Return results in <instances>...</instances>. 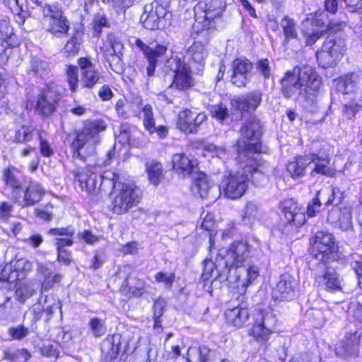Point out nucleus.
Instances as JSON below:
<instances>
[{
    "instance_id": "obj_1",
    "label": "nucleus",
    "mask_w": 362,
    "mask_h": 362,
    "mask_svg": "<svg viewBox=\"0 0 362 362\" xmlns=\"http://www.w3.org/2000/svg\"><path fill=\"white\" fill-rule=\"evenodd\" d=\"M282 93L286 98L309 100L314 95V88L318 84L317 75L310 66H296L288 71L281 79Z\"/></svg>"
},
{
    "instance_id": "obj_2",
    "label": "nucleus",
    "mask_w": 362,
    "mask_h": 362,
    "mask_svg": "<svg viewBox=\"0 0 362 362\" xmlns=\"http://www.w3.org/2000/svg\"><path fill=\"white\" fill-rule=\"evenodd\" d=\"M105 129L106 124L102 119L86 122L83 127L76 132L72 142L73 158L86 162L93 158L96 152V146L100 142V134Z\"/></svg>"
},
{
    "instance_id": "obj_3",
    "label": "nucleus",
    "mask_w": 362,
    "mask_h": 362,
    "mask_svg": "<svg viewBox=\"0 0 362 362\" xmlns=\"http://www.w3.org/2000/svg\"><path fill=\"white\" fill-rule=\"evenodd\" d=\"M240 136L237 141V151L239 158L242 156L257 155L264 152L260 138L262 136V124L255 117L247 119L240 129Z\"/></svg>"
},
{
    "instance_id": "obj_4",
    "label": "nucleus",
    "mask_w": 362,
    "mask_h": 362,
    "mask_svg": "<svg viewBox=\"0 0 362 362\" xmlns=\"http://www.w3.org/2000/svg\"><path fill=\"white\" fill-rule=\"evenodd\" d=\"M286 168L293 178L303 176L307 170H310L311 175L332 174L329 157L320 156L315 153L296 157L288 162Z\"/></svg>"
},
{
    "instance_id": "obj_5",
    "label": "nucleus",
    "mask_w": 362,
    "mask_h": 362,
    "mask_svg": "<svg viewBox=\"0 0 362 362\" xmlns=\"http://www.w3.org/2000/svg\"><path fill=\"white\" fill-rule=\"evenodd\" d=\"M172 20L171 13L158 0L146 4L141 16L144 27L150 30L165 29L171 25Z\"/></svg>"
},
{
    "instance_id": "obj_6",
    "label": "nucleus",
    "mask_w": 362,
    "mask_h": 362,
    "mask_svg": "<svg viewBox=\"0 0 362 362\" xmlns=\"http://www.w3.org/2000/svg\"><path fill=\"white\" fill-rule=\"evenodd\" d=\"M278 319L270 309H257L252 316L250 334L258 341H268L277 326Z\"/></svg>"
},
{
    "instance_id": "obj_7",
    "label": "nucleus",
    "mask_w": 362,
    "mask_h": 362,
    "mask_svg": "<svg viewBox=\"0 0 362 362\" xmlns=\"http://www.w3.org/2000/svg\"><path fill=\"white\" fill-rule=\"evenodd\" d=\"M346 52V42L341 37H328L322 49L316 53L317 62L322 67L334 66Z\"/></svg>"
},
{
    "instance_id": "obj_8",
    "label": "nucleus",
    "mask_w": 362,
    "mask_h": 362,
    "mask_svg": "<svg viewBox=\"0 0 362 362\" xmlns=\"http://www.w3.org/2000/svg\"><path fill=\"white\" fill-rule=\"evenodd\" d=\"M261 153L252 156H242L240 160L243 163V174L248 175L249 180L256 186L262 185V182L266 180V177L269 176L273 168L269 163L262 159Z\"/></svg>"
},
{
    "instance_id": "obj_9",
    "label": "nucleus",
    "mask_w": 362,
    "mask_h": 362,
    "mask_svg": "<svg viewBox=\"0 0 362 362\" xmlns=\"http://www.w3.org/2000/svg\"><path fill=\"white\" fill-rule=\"evenodd\" d=\"M115 197L112 202V210L118 214H124L138 204L141 199V191L137 187L126 184L114 185Z\"/></svg>"
},
{
    "instance_id": "obj_10",
    "label": "nucleus",
    "mask_w": 362,
    "mask_h": 362,
    "mask_svg": "<svg viewBox=\"0 0 362 362\" xmlns=\"http://www.w3.org/2000/svg\"><path fill=\"white\" fill-rule=\"evenodd\" d=\"M226 4L223 0H200L194 7L197 18H203V28H214V20L221 17Z\"/></svg>"
},
{
    "instance_id": "obj_11",
    "label": "nucleus",
    "mask_w": 362,
    "mask_h": 362,
    "mask_svg": "<svg viewBox=\"0 0 362 362\" xmlns=\"http://www.w3.org/2000/svg\"><path fill=\"white\" fill-rule=\"evenodd\" d=\"M337 249L334 238L331 233L318 231L315 234L313 252L315 258L322 262V267H325V263L327 259L334 258Z\"/></svg>"
},
{
    "instance_id": "obj_12",
    "label": "nucleus",
    "mask_w": 362,
    "mask_h": 362,
    "mask_svg": "<svg viewBox=\"0 0 362 362\" xmlns=\"http://www.w3.org/2000/svg\"><path fill=\"white\" fill-rule=\"evenodd\" d=\"M166 66L174 73L171 86L178 90H187L194 85L189 66L177 57H171L166 62Z\"/></svg>"
},
{
    "instance_id": "obj_13",
    "label": "nucleus",
    "mask_w": 362,
    "mask_h": 362,
    "mask_svg": "<svg viewBox=\"0 0 362 362\" xmlns=\"http://www.w3.org/2000/svg\"><path fill=\"white\" fill-rule=\"evenodd\" d=\"M280 207L286 221L282 229L284 233L288 234L305 222V215L302 209L293 199H286L281 203Z\"/></svg>"
},
{
    "instance_id": "obj_14",
    "label": "nucleus",
    "mask_w": 362,
    "mask_h": 362,
    "mask_svg": "<svg viewBox=\"0 0 362 362\" xmlns=\"http://www.w3.org/2000/svg\"><path fill=\"white\" fill-rule=\"evenodd\" d=\"M62 95L54 88L49 86L38 95L35 103L36 112L43 117L52 115L56 110Z\"/></svg>"
},
{
    "instance_id": "obj_15",
    "label": "nucleus",
    "mask_w": 362,
    "mask_h": 362,
    "mask_svg": "<svg viewBox=\"0 0 362 362\" xmlns=\"http://www.w3.org/2000/svg\"><path fill=\"white\" fill-rule=\"evenodd\" d=\"M248 175L243 173L225 177L219 188L223 195L229 199H235L241 197L247 188Z\"/></svg>"
},
{
    "instance_id": "obj_16",
    "label": "nucleus",
    "mask_w": 362,
    "mask_h": 362,
    "mask_svg": "<svg viewBox=\"0 0 362 362\" xmlns=\"http://www.w3.org/2000/svg\"><path fill=\"white\" fill-rule=\"evenodd\" d=\"M107 43L109 47L105 52L106 60L113 71L122 74L124 71V63L122 60L123 45L120 40L112 33L107 35Z\"/></svg>"
},
{
    "instance_id": "obj_17",
    "label": "nucleus",
    "mask_w": 362,
    "mask_h": 362,
    "mask_svg": "<svg viewBox=\"0 0 362 362\" xmlns=\"http://www.w3.org/2000/svg\"><path fill=\"white\" fill-rule=\"evenodd\" d=\"M250 256V245L246 242H235L227 251L224 262L225 269L229 267H242Z\"/></svg>"
},
{
    "instance_id": "obj_18",
    "label": "nucleus",
    "mask_w": 362,
    "mask_h": 362,
    "mask_svg": "<svg viewBox=\"0 0 362 362\" xmlns=\"http://www.w3.org/2000/svg\"><path fill=\"white\" fill-rule=\"evenodd\" d=\"M94 169H95V167L92 165L86 171L77 170L74 172L81 189H85L90 194H97L100 191L104 179L103 176L93 171Z\"/></svg>"
},
{
    "instance_id": "obj_19",
    "label": "nucleus",
    "mask_w": 362,
    "mask_h": 362,
    "mask_svg": "<svg viewBox=\"0 0 362 362\" xmlns=\"http://www.w3.org/2000/svg\"><path fill=\"white\" fill-rule=\"evenodd\" d=\"M263 93L259 90H255L240 95L231 100L233 107L240 112H251L255 111L262 102Z\"/></svg>"
},
{
    "instance_id": "obj_20",
    "label": "nucleus",
    "mask_w": 362,
    "mask_h": 362,
    "mask_svg": "<svg viewBox=\"0 0 362 362\" xmlns=\"http://www.w3.org/2000/svg\"><path fill=\"white\" fill-rule=\"evenodd\" d=\"M136 45L142 50L148 61V65L146 67L147 75L148 76H153L158 59L165 54L167 47L162 45H152L148 46L145 45L140 40H136Z\"/></svg>"
},
{
    "instance_id": "obj_21",
    "label": "nucleus",
    "mask_w": 362,
    "mask_h": 362,
    "mask_svg": "<svg viewBox=\"0 0 362 362\" xmlns=\"http://www.w3.org/2000/svg\"><path fill=\"white\" fill-rule=\"evenodd\" d=\"M252 64L246 59H236L232 64L231 82L237 87H245L249 81Z\"/></svg>"
},
{
    "instance_id": "obj_22",
    "label": "nucleus",
    "mask_w": 362,
    "mask_h": 362,
    "mask_svg": "<svg viewBox=\"0 0 362 362\" xmlns=\"http://www.w3.org/2000/svg\"><path fill=\"white\" fill-rule=\"evenodd\" d=\"M45 194V190L40 183L31 181L24 191V197L21 199L19 194H13L14 202L21 207H28L39 202Z\"/></svg>"
},
{
    "instance_id": "obj_23",
    "label": "nucleus",
    "mask_w": 362,
    "mask_h": 362,
    "mask_svg": "<svg viewBox=\"0 0 362 362\" xmlns=\"http://www.w3.org/2000/svg\"><path fill=\"white\" fill-rule=\"evenodd\" d=\"M296 281L288 274H282L276 287L273 289L272 296L276 300H288L294 296Z\"/></svg>"
},
{
    "instance_id": "obj_24",
    "label": "nucleus",
    "mask_w": 362,
    "mask_h": 362,
    "mask_svg": "<svg viewBox=\"0 0 362 362\" xmlns=\"http://www.w3.org/2000/svg\"><path fill=\"white\" fill-rule=\"evenodd\" d=\"M327 221L344 231L352 228V219L351 209L348 207H334L327 215Z\"/></svg>"
},
{
    "instance_id": "obj_25",
    "label": "nucleus",
    "mask_w": 362,
    "mask_h": 362,
    "mask_svg": "<svg viewBox=\"0 0 362 362\" xmlns=\"http://www.w3.org/2000/svg\"><path fill=\"white\" fill-rule=\"evenodd\" d=\"M172 163L173 170L183 177L193 173L198 166V162L196 159L190 158L184 153L173 154Z\"/></svg>"
},
{
    "instance_id": "obj_26",
    "label": "nucleus",
    "mask_w": 362,
    "mask_h": 362,
    "mask_svg": "<svg viewBox=\"0 0 362 362\" xmlns=\"http://www.w3.org/2000/svg\"><path fill=\"white\" fill-rule=\"evenodd\" d=\"M317 286L327 291L334 292L341 291V281L339 274L332 268H326L321 275L316 276Z\"/></svg>"
},
{
    "instance_id": "obj_27",
    "label": "nucleus",
    "mask_w": 362,
    "mask_h": 362,
    "mask_svg": "<svg viewBox=\"0 0 362 362\" xmlns=\"http://www.w3.org/2000/svg\"><path fill=\"white\" fill-rule=\"evenodd\" d=\"M336 354L343 358L358 356L359 352V340L356 337H347L339 341L335 348Z\"/></svg>"
},
{
    "instance_id": "obj_28",
    "label": "nucleus",
    "mask_w": 362,
    "mask_h": 362,
    "mask_svg": "<svg viewBox=\"0 0 362 362\" xmlns=\"http://www.w3.org/2000/svg\"><path fill=\"white\" fill-rule=\"evenodd\" d=\"M121 335L113 334L105 339L101 344V351L106 362L112 361L116 358L120 351Z\"/></svg>"
},
{
    "instance_id": "obj_29",
    "label": "nucleus",
    "mask_w": 362,
    "mask_h": 362,
    "mask_svg": "<svg viewBox=\"0 0 362 362\" xmlns=\"http://www.w3.org/2000/svg\"><path fill=\"white\" fill-rule=\"evenodd\" d=\"M122 292L127 297H140L145 292V282L134 276L125 279L121 287Z\"/></svg>"
},
{
    "instance_id": "obj_30",
    "label": "nucleus",
    "mask_w": 362,
    "mask_h": 362,
    "mask_svg": "<svg viewBox=\"0 0 362 362\" xmlns=\"http://www.w3.org/2000/svg\"><path fill=\"white\" fill-rule=\"evenodd\" d=\"M249 316L248 309L242 305L228 309L225 313L227 322L236 327H241L248 320Z\"/></svg>"
},
{
    "instance_id": "obj_31",
    "label": "nucleus",
    "mask_w": 362,
    "mask_h": 362,
    "mask_svg": "<svg viewBox=\"0 0 362 362\" xmlns=\"http://www.w3.org/2000/svg\"><path fill=\"white\" fill-rule=\"evenodd\" d=\"M43 27L55 36L60 37L66 35L69 30V22L64 15L57 18L42 23Z\"/></svg>"
},
{
    "instance_id": "obj_32",
    "label": "nucleus",
    "mask_w": 362,
    "mask_h": 362,
    "mask_svg": "<svg viewBox=\"0 0 362 362\" xmlns=\"http://www.w3.org/2000/svg\"><path fill=\"white\" fill-rule=\"evenodd\" d=\"M193 191L198 194L202 199H216V197L211 194L212 185L210 184L208 177L204 173L199 174L196 178Z\"/></svg>"
},
{
    "instance_id": "obj_33",
    "label": "nucleus",
    "mask_w": 362,
    "mask_h": 362,
    "mask_svg": "<svg viewBox=\"0 0 362 362\" xmlns=\"http://www.w3.org/2000/svg\"><path fill=\"white\" fill-rule=\"evenodd\" d=\"M195 112L190 110H185L179 113L177 127L185 134H192L196 132L194 122Z\"/></svg>"
},
{
    "instance_id": "obj_34",
    "label": "nucleus",
    "mask_w": 362,
    "mask_h": 362,
    "mask_svg": "<svg viewBox=\"0 0 362 362\" xmlns=\"http://www.w3.org/2000/svg\"><path fill=\"white\" fill-rule=\"evenodd\" d=\"M344 93L345 94L362 93V74L351 73L345 76L343 79Z\"/></svg>"
},
{
    "instance_id": "obj_35",
    "label": "nucleus",
    "mask_w": 362,
    "mask_h": 362,
    "mask_svg": "<svg viewBox=\"0 0 362 362\" xmlns=\"http://www.w3.org/2000/svg\"><path fill=\"white\" fill-rule=\"evenodd\" d=\"M37 272L44 278L42 283V291L49 290L55 283L59 282L62 279L59 274L52 272L48 267L42 264H38Z\"/></svg>"
},
{
    "instance_id": "obj_36",
    "label": "nucleus",
    "mask_w": 362,
    "mask_h": 362,
    "mask_svg": "<svg viewBox=\"0 0 362 362\" xmlns=\"http://www.w3.org/2000/svg\"><path fill=\"white\" fill-rule=\"evenodd\" d=\"M211 350L206 346L189 347L187 350L185 362H209Z\"/></svg>"
},
{
    "instance_id": "obj_37",
    "label": "nucleus",
    "mask_w": 362,
    "mask_h": 362,
    "mask_svg": "<svg viewBox=\"0 0 362 362\" xmlns=\"http://www.w3.org/2000/svg\"><path fill=\"white\" fill-rule=\"evenodd\" d=\"M50 72L48 63L37 57L31 59L28 74L34 76L44 78Z\"/></svg>"
},
{
    "instance_id": "obj_38",
    "label": "nucleus",
    "mask_w": 362,
    "mask_h": 362,
    "mask_svg": "<svg viewBox=\"0 0 362 362\" xmlns=\"http://www.w3.org/2000/svg\"><path fill=\"white\" fill-rule=\"evenodd\" d=\"M16 170L14 168H7L4 170L3 179L7 187L12 189V197L13 198V194L16 196L20 193L21 189V182L17 178Z\"/></svg>"
},
{
    "instance_id": "obj_39",
    "label": "nucleus",
    "mask_w": 362,
    "mask_h": 362,
    "mask_svg": "<svg viewBox=\"0 0 362 362\" xmlns=\"http://www.w3.org/2000/svg\"><path fill=\"white\" fill-rule=\"evenodd\" d=\"M139 118L143 119V124L146 129L151 134L156 130L155 120L152 107L150 105H145L141 107V110L136 114Z\"/></svg>"
},
{
    "instance_id": "obj_40",
    "label": "nucleus",
    "mask_w": 362,
    "mask_h": 362,
    "mask_svg": "<svg viewBox=\"0 0 362 362\" xmlns=\"http://www.w3.org/2000/svg\"><path fill=\"white\" fill-rule=\"evenodd\" d=\"M207 56V52L203 44L194 42L187 50V57L196 63L201 64Z\"/></svg>"
},
{
    "instance_id": "obj_41",
    "label": "nucleus",
    "mask_w": 362,
    "mask_h": 362,
    "mask_svg": "<svg viewBox=\"0 0 362 362\" xmlns=\"http://www.w3.org/2000/svg\"><path fill=\"white\" fill-rule=\"evenodd\" d=\"M281 26L284 30L285 36L284 43H287L288 40L295 39L298 36L296 30V25L294 20L288 16H285L281 21Z\"/></svg>"
},
{
    "instance_id": "obj_42",
    "label": "nucleus",
    "mask_w": 362,
    "mask_h": 362,
    "mask_svg": "<svg viewBox=\"0 0 362 362\" xmlns=\"http://www.w3.org/2000/svg\"><path fill=\"white\" fill-rule=\"evenodd\" d=\"M146 171L148 180L151 183L157 185L163 177V169L161 163L152 161L146 165Z\"/></svg>"
},
{
    "instance_id": "obj_43",
    "label": "nucleus",
    "mask_w": 362,
    "mask_h": 362,
    "mask_svg": "<svg viewBox=\"0 0 362 362\" xmlns=\"http://www.w3.org/2000/svg\"><path fill=\"white\" fill-rule=\"evenodd\" d=\"M41 11L43 14L42 23L64 15L62 8L56 4L41 5Z\"/></svg>"
},
{
    "instance_id": "obj_44",
    "label": "nucleus",
    "mask_w": 362,
    "mask_h": 362,
    "mask_svg": "<svg viewBox=\"0 0 362 362\" xmlns=\"http://www.w3.org/2000/svg\"><path fill=\"white\" fill-rule=\"evenodd\" d=\"M101 77V74L95 67L93 69L89 68L87 71H83L81 83L84 87L92 88L99 82Z\"/></svg>"
},
{
    "instance_id": "obj_45",
    "label": "nucleus",
    "mask_w": 362,
    "mask_h": 362,
    "mask_svg": "<svg viewBox=\"0 0 362 362\" xmlns=\"http://www.w3.org/2000/svg\"><path fill=\"white\" fill-rule=\"evenodd\" d=\"M209 112L211 116L221 124L226 122L230 119L228 107L222 103L211 105Z\"/></svg>"
},
{
    "instance_id": "obj_46",
    "label": "nucleus",
    "mask_w": 362,
    "mask_h": 362,
    "mask_svg": "<svg viewBox=\"0 0 362 362\" xmlns=\"http://www.w3.org/2000/svg\"><path fill=\"white\" fill-rule=\"evenodd\" d=\"M34 127L23 125L16 131L13 141L17 143H27L33 137Z\"/></svg>"
},
{
    "instance_id": "obj_47",
    "label": "nucleus",
    "mask_w": 362,
    "mask_h": 362,
    "mask_svg": "<svg viewBox=\"0 0 362 362\" xmlns=\"http://www.w3.org/2000/svg\"><path fill=\"white\" fill-rule=\"evenodd\" d=\"M13 35V28L10 25L8 19L0 20V44L4 46V44L10 45L9 42Z\"/></svg>"
},
{
    "instance_id": "obj_48",
    "label": "nucleus",
    "mask_w": 362,
    "mask_h": 362,
    "mask_svg": "<svg viewBox=\"0 0 362 362\" xmlns=\"http://www.w3.org/2000/svg\"><path fill=\"white\" fill-rule=\"evenodd\" d=\"M310 23L308 21L304 23V29L303 30L304 35L306 36V44L308 45H312L315 44L318 39H320L323 33L325 32V26H323V23H322V25L320 28L314 29H307L305 25Z\"/></svg>"
},
{
    "instance_id": "obj_49",
    "label": "nucleus",
    "mask_w": 362,
    "mask_h": 362,
    "mask_svg": "<svg viewBox=\"0 0 362 362\" xmlns=\"http://www.w3.org/2000/svg\"><path fill=\"white\" fill-rule=\"evenodd\" d=\"M307 317L310 320L313 326L320 328L325 322V315L322 310L319 308H310L306 312Z\"/></svg>"
},
{
    "instance_id": "obj_50",
    "label": "nucleus",
    "mask_w": 362,
    "mask_h": 362,
    "mask_svg": "<svg viewBox=\"0 0 362 362\" xmlns=\"http://www.w3.org/2000/svg\"><path fill=\"white\" fill-rule=\"evenodd\" d=\"M4 355L5 359H7L12 362L16 361H25L30 357V354H28V352L23 349L14 351L6 349L4 351Z\"/></svg>"
},
{
    "instance_id": "obj_51",
    "label": "nucleus",
    "mask_w": 362,
    "mask_h": 362,
    "mask_svg": "<svg viewBox=\"0 0 362 362\" xmlns=\"http://www.w3.org/2000/svg\"><path fill=\"white\" fill-rule=\"evenodd\" d=\"M34 293V290L25 283H18V286L16 291V296L17 300L23 303L25 301L31 297Z\"/></svg>"
},
{
    "instance_id": "obj_52",
    "label": "nucleus",
    "mask_w": 362,
    "mask_h": 362,
    "mask_svg": "<svg viewBox=\"0 0 362 362\" xmlns=\"http://www.w3.org/2000/svg\"><path fill=\"white\" fill-rule=\"evenodd\" d=\"M260 215L259 205L255 201H249L246 203L244 209V218L248 220L256 219Z\"/></svg>"
},
{
    "instance_id": "obj_53",
    "label": "nucleus",
    "mask_w": 362,
    "mask_h": 362,
    "mask_svg": "<svg viewBox=\"0 0 362 362\" xmlns=\"http://www.w3.org/2000/svg\"><path fill=\"white\" fill-rule=\"evenodd\" d=\"M88 325L93 334L95 337H100L106 332V326L103 320L93 317L90 320Z\"/></svg>"
},
{
    "instance_id": "obj_54",
    "label": "nucleus",
    "mask_w": 362,
    "mask_h": 362,
    "mask_svg": "<svg viewBox=\"0 0 362 362\" xmlns=\"http://www.w3.org/2000/svg\"><path fill=\"white\" fill-rule=\"evenodd\" d=\"M66 76L71 90L75 92L78 84V68L75 66H68L66 68Z\"/></svg>"
},
{
    "instance_id": "obj_55",
    "label": "nucleus",
    "mask_w": 362,
    "mask_h": 362,
    "mask_svg": "<svg viewBox=\"0 0 362 362\" xmlns=\"http://www.w3.org/2000/svg\"><path fill=\"white\" fill-rule=\"evenodd\" d=\"M256 69L265 79L270 77L272 69L267 59H261L256 63Z\"/></svg>"
},
{
    "instance_id": "obj_56",
    "label": "nucleus",
    "mask_w": 362,
    "mask_h": 362,
    "mask_svg": "<svg viewBox=\"0 0 362 362\" xmlns=\"http://www.w3.org/2000/svg\"><path fill=\"white\" fill-rule=\"evenodd\" d=\"M351 267L355 272L358 278V284L362 288V257H353L351 262Z\"/></svg>"
},
{
    "instance_id": "obj_57",
    "label": "nucleus",
    "mask_w": 362,
    "mask_h": 362,
    "mask_svg": "<svg viewBox=\"0 0 362 362\" xmlns=\"http://www.w3.org/2000/svg\"><path fill=\"white\" fill-rule=\"evenodd\" d=\"M29 333L28 329L20 325L16 327H11L8 329V334L12 339L21 340Z\"/></svg>"
},
{
    "instance_id": "obj_58",
    "label": "nucleus",
    "mask_w": 362,
    "mask_h": 362,
    "mask_svg": "<svg viewBox=\"0 0 362 362\" xmlns=\"http://www.w3.org/2000/svg\"><path fill=\"white\" fill-rule=\"evenodd\" d=\"M320 194L321 192L318 191L316 194L315 197L308 205L307 214L309 217L315 216L316 213L319 211V209L321 206V201L320 198Z\"/></svg>"
},
{
    "instance_id": "obj_59",
    "label": "nucleus",
    "mask_w": 362,
    "mask_h": 362,
    "mask_svg": "<svg viewBox=\"0 0 362 362\" xmlns=\"http://www.w3.org/2000/svg\"><path fill=\"white\" fill-rule=\"evenodd\" d=\"M175 274L173 273L158 272L155 275V279L157 282H163L168 288H171L175 281Z\"/></svg>"
},
{
    "instance_id": "obj_60",
    "label": "nucleus",
    "mask_w": 362,
    "mask_h": 362,
    "mask_svg": "<svg viewBox=\"0 0 362 362\" xmlns=\"http://www.w3.org/2000/svg\"><path fill=\"white\" fill-rule=\"evenodd\" d=\"M361 107H362V103H356L351 102L344 105V112L348 119H351L355 116Z\"/></svg>"
},
{
    "instance_id": "obj_61",
    "label": "nucleus",
    "mask_w": 362,
    "mask_h": 362,
    "mask_svg": "<svg viewBox=\"0 0 362 362\" xmlns=\"http://www.w3.org/2000/svg\"><path fill=\"white\" fill-rule=\"evenodd\" d=\"M52 208L51 204H47L43 209H36L35 212L38 218L44 221H50L52 218Z\"/></svg>"
},
{
    "instance_id": "obj_62",
    "label": "nucleus",
    "mask_w": 362,
    "mask_h": 362,
    "mask_svg": "<svg viewBox=\"0 0 362 362\" xmlns=\"http://www.w3.org/2000/svg\"><path fill=\"white\" fill-rule=\"evenodd\" d=\"M107 26V18L105 16L97 13L93 19V29L99 35L102 28Z\"/></svg>"
},
{
    "instance_id": "obj_63",
    "label": "nucleus",
    "mask_w": 362,
    "mask_h": 362,
    "mask_svg": "<svg viewBox=\"0 0 362 362\" xmlns=\"http://www.w3.org/2000/svg\"><path fill=\"white\" fill-rule=\"evenodd\" d=\"M166 302L164 299L158 298L154 301L153 305V319L160 318L164 312Z\"/></svg>"
},
{
    "instance_id": "obj_64",
    "label": "nucleus",
    "mask_w": 362,
    "mask_h": 362,
    "mask_svg": "<svg viewBox=\"0 0 362 362\" xmlns=\"http://www.w3.org/2000/svg\"><path fill=\"white\" fill-rule=\"evenodd\" d=\"M64 50L66 53L71 55L77 54L79 50V42L78 39L76 37H73L69 40L64 46Z\"/></svg>"
}]
</instances>
